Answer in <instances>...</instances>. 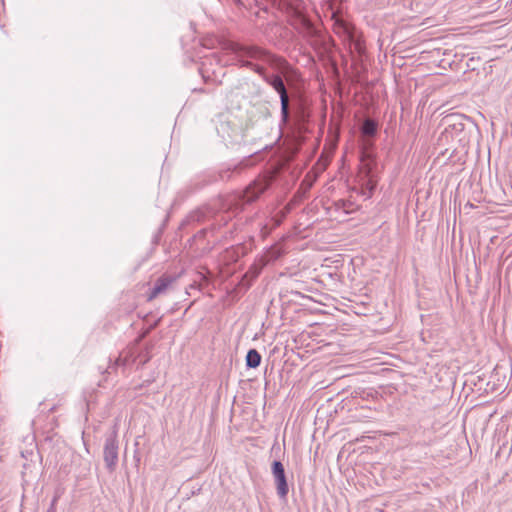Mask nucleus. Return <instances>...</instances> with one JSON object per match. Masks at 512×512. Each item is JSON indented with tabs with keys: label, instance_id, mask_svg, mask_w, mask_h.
Masks as SVG:
<instances>
[{
	"label": "nucleus",
	"instance_id": "20e7f679",
	"mask_svg": "<svg viewBox=\"0 0 512 512\" xmlns=\"http://www.w3.org/2000/svg\"><path fill=\"white\" fill-rule=\"evenodd\" d=\"M276 176L273 172H266L258 175L251 181L242 192L234 197L235 206L243 209L244 205L257 201L274 183Z\"/></svg>",
	"mask_w": 512,
	"mask_h": 512
},
{
	"label": "nucleus",
	"instance_id": "5701e85b",
	"mask_svg": "<svg viewBox=\"0 0 512 512\" xmlns=\"http://www.w3.org/2000/svg\"><path fill=\"white\" fill-rule=\"evenodd\" d=\"M352 203L350 201L346 200V210H344L346 213H348L351 209Z\"/></svg>",
	"mask_w": 512,
	"mask_h": 512
},
{
	"label": "nucleus",
	"instance_id": "6ab92c4d",
	"mask_svg": "<svg viewBox=\"0 0 512 512\" xmlns=\"http://www.w3.org/2000/svg\"><path fill=\"white\" fill-rule=\"evenodd\" d=\"M288 211V209L280 211L279 218L275 219V226H279L281 224L282 220L286 217Z\"/></svg>",
	"mask_w": 512,
	"mask_h": 512
},
{
	"label": "nucleus",
	"instance_id": "f03ea898",
	"mask_svg": "<svg viewBox=\"0 0 512 512\" xmlns=\"http://www.w3.org/2000/svg\"><path fill=\"white\" fill-rule=\"evenodd\" d=\"M292 25L314 49L322 61H333L334 40L324 31L320 24L312 22L309 17L300 11H295Z\"/></svg>",
	"mask_w": 512,
	"mask_h": 512
},
{
	"label": "nucleus",
	"instance_id": "a211bd4d",
	"mask_svg": "<svg viewBox=\"0 0 512 512\" xmlns=\"http://www.w3.org/2000/svg\"><path fill=\"white\" fill-rule=\"evenodd\" d=\"M450 120L451 118H446L447 122H450ZM450 129L454 130L455 132H462L464 130V124L461 122L448 123V126L446 127L445 131L449 132Z\"/></svg>",
	"mask_w": 512,
	"mask_h": 512
},
{
	"label": "nucleus",
	"instance_id": "f257e3e1",
	"mask_svg": "<svg viewBox=\"0 0 512 512\" xmlns=\"http://www.w3.org/2000/svg\"><path fill=\"white\" fill-rule=\"evenodd\" d=\"M222 49L227 54L233 55L232 63L240 67H246L261 75L264 80L279 94L281 103L282 129L291 133L297 142H302L309 133L311 123V104L306 97L297 95L290 103L282 74L290 70V65L285 58L270 53L256 45H243L233 41H225ZM217 63L225 66L230 60L223 59L213 53Z\"/></svg>",
	"mask_w": 512,
	"mask_h": 512
},
{
	"label": "nucleus",
	"instance_id": "1a4fd4ad",
	"mask_svg": "<svg viewBox=\"0 0 512 512\" xmlns=\"http://www.w3.org/2000/svg\"><path fill=\"white\" fill-rule=\"evenodd\" d=\"M176 282V277L169 274H163L154 283L148 295V301H152L158 296L167 293L172 289L173 284Z\"/></svg>",
	"mask_w": 512,
	"mask_h": 512
},
{
	"label": "nucleus",
	"instance_id": "0eeeda50",
	"mask_svg": "<svg viewBox=\"0 0 512 512\" xmlns=\"http://www.w3.org/2000/svg\"><path fill=\"white\" fill-rule=\"evenodd\" d=\"M118 450L117 432L114 430L106 436L103 447V459L109 472H114L117 467Z\"/></svg>",
	"mask_w": 512,
	"mask_h": 512
},
{
	"label": "nucleus",
	"instance_id": "412c9836",
	"mask_svg": "<svg viewBox=\"0 0 512 512\" xmlns=\"http://www.w3.org/2000/svg\"><path fill=\"white\" fill-rule=\"evenodd\" d=\"M336 209H343L346 210V200H338L335 202Z\"/></svg>",
	"mask_w": 512,
	"mask_h": 512
},
{
	"label": "nucleus",
	"instance_id": "ddd939ff",
	"mask_svg": "<svg viewBox=\"0 0 512 512\" xmlns=\"http://www.w3.org/2000/svg\"><path fill=\"white\" fill-rule=\"evenodd\" d=\"M261 354L256 349H249L246 354L247 368H257L261 364Z\"/></svg>",
	"mask_w": 512,
	"mask_h": 512
},
{
	"label": "nucleus",
	"instance_id": "4be33fe9",
	"mask_svg": "<svg viewBox=\"0 0 512 512\" xmlns=\"http://www.w3.org/2000/svg\"><path fill=\"white\" fill-rule=\"evenodd\" d=\"M212 248H213L212 246H209V245L207 244V246H205V247H203V248L201 249V253H200V254H201V255L206 254V253L210 252V251L212 250Z\"/></svg>",
	"mask_w": 512,
	"mask_h": 512
},
{
	"label": "nucleus",
	"instance_id": "6e6552de",
	"mask_svg": "<svg viewBox=\"0 0 512 512\" xmlns=\"http://www.w3.org/2000/svg\"><path fill=\"white\" fill-rule=\"evenodd\" d=\"M271 473L274 478L278 497L280 499H286L289 493V485L285 473V468L281 461L274 460L272 462Z\"/></svg>",
	"mask_w": 512,
	"mask_h": 512
},
{
	"label": "nucleus",
	"instance_id": "f3484780",
	"mask_svg": "<svg viewBox=\"0 0 512 512\" xmlns=\"http://www.w3.org/2000/svg\"><path fill=\"white\" fill-rule=\"evenodd\" d=\"M360 161H361V163L363 161H376V156L370 148L365 147L361 151Z\"/></svg>",
	"mask_w": 512,
	"mask_h": 512
},
{
	"label": "nucleus",
	"instance_id": "9d476101",
	"mask_svg": "<svg viewBox=\"0 0 512 512\" xmlns=\"http://www.w3.org/2000/svg\"><path fill=\"white\" fill-rule=\"evenodd\" d=\"M267 265V261L262 260L261 258L257 259L247 270V272L243 275L241 284L245 285L246 288H249L251 282L254 281L261 273L263 268Z\"/></svg>",
	"mask_w": 512,
	"mask_h": 512
},
{
	"label": "nucleus",
	"instance_id": "f8f14e48",
	"mask_svg": "<svg viewBox=\"0 0 512 512\" xmlns=\"http://www.w3.org/2000/svg\"><path fill=\"white\" fill-rule=\"evenodd\" d=\"M361 133L365 137H374L378 131V124L373 119H365L360 127Z\"/></svg>",
	"mask_w": 512,
	"mask_h": 512
},
{
	"label": "nucleus",
	"instance_id": "aec40b11",
	"mask_svg": "<svg viewBox=\"0 0 512 512\" xmlns=\"http://www.w3.org/2000/svg\"><path fill=\"white\" fill-rule=\"evenodd\" d=\"M58 501V496H54L51 501L50 507L47 509V512H56V503Z\"/></svg>",
	"mask_w": 512,
	"mask_h": 512
},
{
	"label": "nucleus",
	"instance_id": "9b49d317",
	"mask_svg": "<svg viewBox=\"0 0 512 512\" xmlns=\"http://www.w3.org/2000/svg\"><path fill=\"white\" fill-rule=\"evenodd\" d=\"M248 161L244 160L240 163L234 165L233 167H227L225 169H222L219 171V179L222 181H228L230 180L234 174L239 175L241 174L245 168L248 167Z\"/></svg>",
	"mask_w": 512,
	"mask_h": 512
},
{
	"label": "nucleus",
	"instance_id": "2eb2a0df",
	"mask_svg": "<svg viewBox=\"0 0 512 512\" xmlns=\"http://www.w3.org/2000/svg\"><path fill=\"white\" fill-rule=\"evenodd\" d=\"M282 250L280 248H278L277 246H272L270 247L266 253L261 256L260 258L262 260H265L267 261V264L272 262V261H275L277 260L278 258H280L282 256Z\"/></svg>",
	"mask_w": 512,
	"mask_h": 512
},
{
	"label": "nucleus",
	"instance_id": "7ed1b4c3",
	"mask_svg": "<svg viewBox=\"0 0 512 512\" xmlns=\"http://www.w3.org/2000/svg\"><path fill=\"white\" fill-rule=\"evenodd\" d=\"M158 323L159 320L138 336V338H136L134 342L128 346L122 354H120L115 362L107 368V372L111 373V371L116 370L119 366H126L136 362H138L140 366H144L148 363L152 358L151 352L154 348V344L152 342H147L144 345H141V341L158 325Z\"/></svg>",
	"mask_w": 512,
	"mask_h": 512
},
{
	"label": "nucleus",
	"instance_id": "423d86ee",
	"mask_svg": "<svg viewBox=\"0 0 512 512\" xmlns=\"http://www.w3.org/2000/svg\"><path fill=\"white\" fill-rule=\"evenodd\" d=\"M359 181L361 184V194L365 199H369L378 184L376 161H363L361 163Z\"/></svg>",
	"mask_w": 512,
	"mask_h": 512
},
{
	"label": "nucleus",
	"instance_id": "4468645a",
	"mask_svg": "<svg viewBox=\"0 0 512 512\" xmlns=\"http://www.w3.org/2000/svg\"><path fill=\"white\" fill-rule=\"evenodd\" d=\"M218 229L219 228L216 225H211L210 227L203 228L192 237V242L197 244L198 241L205 239L208 234L214 235L218 231Z\"/></svg>",
	"mask_w": 512,
	"mask_h": 512
},
{
	"label": "nucleus",
	"instance_id": "dca6fc26",
	"mask_svg": "<svg viewBox=\"0 0 512 512\" xmlns=\"http://www.w3.org/2000/svg\"><path fill=\"white\" fill-rule=\"evenodd\" d=\"M311 187H312V182H307L306 180L302 181L299 189L297 190V192L294 195V200L301 201L302 199H304L306 197L307 193L309 192V190L311 189Z\"/></svg>",
	"mask_w": 512,
	"mask_h": 512
},
{
	"label": "nucleus",
	"instance_id": "39448f33",
	"mask_svg": "<svg viewBox=\"0 0 512 512\" xmlns=\"http://www.w3.org/2000/svg\"><path fill=\"white\" fill-rule=\"evenodd\" d=\"M333 30L345 43L348 44L350 52L361 57L365 52L364 40L361 33L343 16L336 12L332 13Z\"/></svg>",
	"mask_w": 512,
	"mask_h": 512
}]
</instances>
